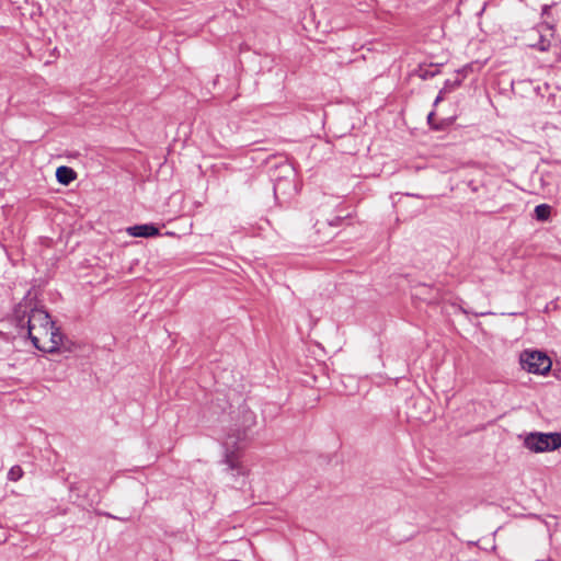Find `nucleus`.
I'll return each instance as SVG.
<instances>
[{
    "mask_svg": "<svg viewBox=\"0 0 561 561\" xmlns=\"http://www.w3.org/2000/svg\"><path fill=\"white\" fill-rule=\"evenodd\" d=\"M256 424L254 412L249 409L242 411V424L227 433L220 443V460L222 471L230 476L232 484L238 488L245 485L250 476V468L243 461V451L248 439V431Z\"/></svg>",
    "mask_w": 561,
    "mask_h": 561,
    "instance_id": "f257e3e1",
    "label": "nucleus"
},
{
    "mask_svg": "<svg viewBox=\"0 0 561 561\" xmlns=\"http://www.w3.org/2000/svg\"><path fill=\"white\" fill-rule=\"evenodd\" d=\"M13 318L20 335L45 331L46 327L55 323L45 310L37 308L28 310L21 304L14 308Z\"/></svg>",
    "mask_w": 561,
    "mask_h": 561,
    "instance_id": "f03ea898",
    "label": "nucleus"
},
{
    "mask_svg": "<svg viewBox=\"0 0 561 561\" xmlns=\"http://www.w3.org/2000/svg\"><path fill=\"white\" fill-rule=\"evenodd\" d=\"M524 446L533 453L553 451L561 447L560 433H530L524 439Z\"/></svg>",
    "mask_w": 561,
    "mask_h": 561,
    "instance_id": "7ed1b4c3",
    "label": "nucleus"
},
{
    "mask_svg": "<svg viewBox=\"0 0 561 561\" xmlns=\"http://www.w3.org/2000/svg\"><path fill=\"white\" fill-rule=\"evenodd\" d=\"M519 363L524 370L537 375H546L552 366L550 357L540 351L526 350L522 352Z\"/></svg>",
    "mask_w": 561,
    "mask_h": 561,
    "instance_id": "20e7f679",
    "label": "nucleus"
},
{
    "mask_svg": "<svg viewBox=\"0 0 561 561\" xmlns=\"http://www.w3.org/2000/svg\"><path fill=\"white\" fill-rule=\"evenodd\" d=\"M547 33H550L548 27H534L526 31L523 38L527 46L546 51L550 47V39L547 37Z\"/></svg>",
    "mask_w": 561,
    "mask_h": 561,
    "instance_id": "39448f33",
    "label": "nucleus"
},
{
    "mask_svg": "<svg viewBox=\"0 0 561 561\" xmlns=\"http://www.w3.org/2000/svg\"><path fill=\"white\" fill-rule=\"evenodd\" d=\"M62 334L59 331V328H57L54 324V329H51L48 333L47 340L43 342L42 345V352L45 353H55L60 350V346L62 344Z\"/></svg>",
    "mask_w": 561,
    "mask_h": 561,
    "instance_id": "423d86ee",
    "label": "nucleus"
},
{
    "mask_svg": "<svg viewBox=\"0 0 561 561\" xmlns=\"http://www.w3.org/2000/svg\"><path fill=\"white\" fill-rule=\"evenodd\" d=\"M126 231L129 236L137 238L156 237L160 233L159 228L156 227L153 224L135 225L128 227Z\"/></svg>",
    "mask_w": 561,
    "mask_h": 561,
    "instance_id": "0eeeda50",
    "label": "nucleus"
},
{
    "mask_svg": "<svg viewBox=\"0 0 561 561\" xmlns=\"http://www.w3.org/2000/svg\"><path fill=\"white\" fill-rule=\"evenodd\" d=\"M76 172L69 167L61 165L56 170V179L60 184L68 185L76 179Z\"/></svg>",
    "mask_w": 561,
    "mask_h": 561,
    "instance_id": "6e6552de",
    "label": "nucleus"
},
{
    "mask_svg": "<svg viewBox=\"0 0 561 561\" xmlns=\"http://www.w3.org/2000/svg\"><path fill=\"white\" fill-rule=\"evenodd\" d=\"M54 329V324H50L45 328V331H35V334H26L32 341L33 345L42 351V345L45 340L48 337L49 331Z\"/></svg>",
    "mask_w": 561,
    "mask_h": 561,
    "instance_id": "1a4fd4ad",
    "label": "nucleus"
},
{
    "mask_svg": "<svg viewBox=\"0 0 561 561\" xmlns=\"http://www.w3.org/2000/svg\"><path fill=\"white\" fill-rule=\"evenodd\" d=\"M551 207L547 204H540L535 208V216L537 220L545 221L550 217Z\"/></svg>",
    "mask_w": 561,
    "mask_h": 561,
    "instance_id": "9d476101",
    "label": "nucleus"
},
{
    "mask_svg": "<svg viewBox=\"0 0 561 561\" xmlns=\"http://www.w3.org/2000/svg\"><path fill=\"white\" fill-rule=\"evenodd\" d=\"M23 476V471L20 466L12 467L8 472V479L11 481H18Z\"/></svg>",
    "mask_w": 561,
    "mask_h": 561,
    "instance_id": "9b49d317",
    "label": "nucleus"
},
{
    "mask_svg": "<svg viewBox=\"0 0 561 561\" xmlns=\"http://www.w3.org/2000/svg\"><path fill=\"white\" fill-rule=\"evenodd\" d=\"M279 186H280V183H279V182H277V183L275 184V187H274V188H275V191L279 190Z\"/></svg>",
    "mask_w": 561,
    "mask_h": 561,
    "instance_id": "f8f14e48",
    "label": "nucleus"
}]
</instances>
